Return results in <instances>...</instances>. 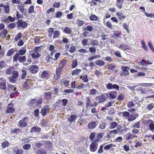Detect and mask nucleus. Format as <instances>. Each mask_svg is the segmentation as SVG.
<instances>
[{
  "label": "nucleus",
  "instance_id": "33",
  "mask_svg": "<svg viewBox=\"0 0 154 154\" xmlns=\"http://www.w3.org/2000/svg\"><path fill=\"white\" fill-rule=\"evenodd\" d=\"M139 86H142L144 87H150L154 86V83H142L139 84Z\"/></svg>",
  "mask_w": 154,
  "mask_h": 154
},
{
  "label": "nucleus",
  "instance_id": "47",
  "mask_svg": "<svg viewBox=\"0 0 154 154\" xmlns=\"http://www.w3.org/2000/svg\"><path fill=\"white\" fill-rule=\"evenodd\" d=\"M77 60L76 59H74L72 61L71 64L72 68H73L76 67L77 65Z\"/></svg>",
  "mask_w": 154,
  "mask_h": 154
},
{
  "label": "nucleus",
  "instance_id": "14",
  "mask_svg": "<svg viewBox=\"0 0 154 154\" xmlns=\"http://www.w3.org/2000/svg\"><path fill=\"white\" fill-rule=\"evenodd\" d=\"M108 94V97L109 99H114L116 98L117 95V92L115 91H112L110 92Z\"/></svg>",
  "mask_w": 154,
  "mask_h": 154
},
{
  "label": "nucleus",
  "instance_id": "24",
  "mask_svg": "<svg viewBox=\"0 0 154 154\" xmlns=\"http://www.w3.org/2000/svg\"><path fill=\"white\" fill-rule=\"evenodd\" d=\"M51 92H45L44 94L45 98L47 100H50L51 98Z\"/></svg>",
  "mask_w": 154,
  "mask_h": 154
},
{
  "label": "nucleus",
  "instance_id": "37",
  "mask_svg": "<svg viewBox=\"0 0 154 154\" xmlns=\"http://www.w3.org/2000/svg\"><path fill=\"white\" fill-rule=\"evenodd\" d=\"M116 15L119 17V18L120 20L124 19L125 18V17L121 11L118 12L116 13Z\"/></svg>",
  "mask_w": 154,
  "mask_h": 154
},
{
  "label": "nucleus",
  "instance_id": "58",
  "mask_svg": "<svg viewBox=\"0 0 154 154\" xmlns=\"http://www.w3.org/2000/svg\"><path fill=\"white\" fill-rule=\"evenodd\" d=\"M12 74V77L15 79L17 78L19 75L18 72L16 71H14Z\"/></svg>",
  "mask_w": 154,
  "mask_h": 154
},
{
  "label": "nucleus",
  "instance_id": "21",
  "mask_svg": "<svg viewBox=\"0 0 154 154\" xmlns=\"http://www.w3.org/2000/svg\"><path fill=\"white\" fill-rule=\"evenodd\" d=\"M15 20V18L14 17H12L10 16H9L8 17L4 20V22L9 23V22H14Z\"/></svg>",
  "mask_w": 154,
  "mask_h": 154
},
{
  "label": "nucleus",
  "instance_id": "49",
  "mask_svg": "<svg viewBox=\"0 0 154 154\" xmlns=\"http://www.w3.org/2000/svg\"><path fill=\"white\" fill-rule=\"evenodd\" d=\"M88 39H84L82 41L81 43L83 46H85L90 44L88 43Z\"/></svg>",
  "mask_w": 154,
  "mask_h": 154
},
{
  "label": "nucleus",
  "instance_id": "22",
  "mask_svg": "<svg viewBox=\"0 0 154 154\" xmlns=\"http://www.w3.org/2000/svg\"><path fill=\"white\" fill-rule=\"evenodd\" d=\"M2 7L3 8L4 12L6 14H9L10 11V6L9 5H5L3 4Z\"/></svg>",
  "mask_w": 154,
  "mask_h": 154
},
{
  "label": "nucleus",
  "instance_id": "59",
  "mask_svg": "<svg viewBox=\"0 0 154 154\" xmlns=\"http://www.w3.org/2000/svg\"><path fill=\"white\" fill-rule=\"evenodd\" d=\"M98 93V91L95 89H93L90 90V94L92 95H94Z\"/></svg>",
  "mask_w": 154,
  "mask_h": 154
},
{
  "label": "nucleus",
  "instance_id": "36",
  "mask_svg": "<svg viewBox=\"0 0 154 154\" xmlns=\"http://www.w3.org/2000/svg\"><path fill=\"white\" fill-rule=\"evenodd\" d=\"M47 153L46 149H40L36 152V154H46Z\"/></svg>",
  "mask_w": 154,
  "mask_h": 154
},
{
  "label": "nucleus",
  "instance_id": "54",
  "mask_svg": "<svg viewBox=\"0 0 154 154\" xmlns=\"http://www.w3.org/2000/svg\"><path fill=\"white\" fill-rule=\"evenodd\" d=\"M116 66L113 63H111L109 64L108 66V69L112 70L116 68Z\"/></svg>",
  "mask_w": 154,
  "mask_h": 154
},
{
  "label": "nucleus",
  "instance_id": "42",
  "mask_svg": "<svg viewBox=\"0 0 154 154\" xmlns=\"http://www.w3.org/2000/svg\"><path fill=\"white\" fill-rule=\"evenodd\" d=\"M15 50L14 48H12L9 50L7 52L6 55L8 56H10L14 53Z\"/></svg>",
  "mask_w": 154,
  "mask_h": 154
},
{
  "label": "nucleus",
  "instance_id": "9",
  "mask_svg": "<svg viewBox=\"0 0 154 154\" xmlns=\"http://www.w3.org/2000/svg\"><path fill=\"white\" fill-rule=\"evenodd\" d=\"M13 106V104L12 103H10L8 104L6 110V113L7 114L12 113L14 112L15 109Z\"/></svg>",
  "mask_w": 154,
  "mask_h": 154
},
{
  "label": "nucleus",
  "instance_id": "11",
  "mask_svg": "<svg viewBox=\"0 0 154 154\" xmlns=\"http://www.w3.org/2000/svg\"><path fill=\"white\" fill-rule=\"evenodd\" d=\"M13 150V153L14 154H22L23 152L22 149L17 146L14 147Z\"/></svg>",
  "mask_w": 154,
  "mask_h": 154
},
{
  "label": "nucleus",
  "instance_id": "16",
  "mask_svg": "<svg viewBox=\"0 0 154 154\" xmlns=\"http://www.w3.org/2000/svg\"><path fill=\"white\" fill-rule=\"evenodd\" d=\"M98 124L97 122H90L88 125V127L89 129L95 128L97 125Z\"/></svg>",
  "mask_w": 154,
  "mask_h": 154
},
{
  "label": "nucleus",
  "instance_id": "23",
  "mask_svg": "<svg viewBox=\"0 0 154 154\" xmlns=\"http://www.w3.org/2000/svg\"><path fill=\"white\" fill-rule=\"evenodd\" d=\"M0 89L4 91L6 90V82H0Z\"/></svg>",
  "mask_w": 154,
  "mask_h": 154
},
{
  "label": "nucleus",
  "instance_id": "45",
  "mask_svg": "<svg viewBox=\"0 0 154 154\" xmlns=\"http://www.w3.org/2000/svg\"><path fill=\"white\" fill-rule=\"evenodd\" d=\"M9 144L8 142L6 140H5L2 143V146L3 148L8 146Z\"/></svg>",
  "mask_w": 154,
  "mask_h": 154
},
{
  "label": "nucleus",
  "instance_id": "29",
  "mask_svg": "<svg viewBox=\"0 0 154 154\" xmlns=\"http://www.w3.org/2000/svg\"><path fill=\"white\" fill-rule=\"evenodd\" d=\"M109 128L111 129L115 128L118 125L117 123L116 122H113L109 124Z\"/></svg>",
  "mask_w": 154,
  "mask_h": 154
},
{
  "label": "nucleus",
  "instance_id": "46",
  "mask_svg": "<svg viewBox=\"0 0 154 154\" xmlns=\"http://www.w3.org/2000/svg\"><path fill=\"white\" fill-rule=\"evenodd\" d=\"M80 78L82 79L85 82H87L89 80L88 75L86 74L83 76H80Z\"/></svg>",
  "mask_w": 154,
  "mask_h": 154
},
{
  "label": "nucleus",
  "instance_id": "25",
  "mask_svg": "<svg viewBox=\"0 0 154 154\" xmlns=\"http://www.w3.org/2000/svg\"><path fill=\"white\" fill-rule=\"evenodd\" d=\"M124 1V0H117L116 4V7L119 9L121 8Z\"/></svg>",
  "mask_w": 154,
  "mask_h": 154
},
{
  "label": "nucleus",
  "instance_id": "40",
  "mask_svg": "<svg viewBox=\"0 0 154 154\" xmlns=\"http://www.w3.org/2000/svg\"><path fill=\"white\" fill-rule=\"evenodd\" d=\"M63 32L67 34H69L71 33L72 32L71 29L70 28L66 27L64 29Z\"/></svg>",
  "mask_w": 154,
  "mask_h": 154
},
{
  "label": "nucleus",
  "instance_id": "32",
  "mask_svg": "<svg viewBox=\"0 0 154 154\" xmlns=\"http://www.w3.org/2000/svg\"><path fill=\"white\" fill-rule=\"evenodd\" d=\"M96 64L99 66H102L105 64V62L101 60H98L95 61Z\"/></svg>",
  "mask_w": 154,
  "mask_h": 154
},
{
  "label": "nucleus",
  "instance_id": "28",
  "mask_svg": "<svg viewBox=\"0 0 154 154\" xmlns=\"http://www.w3.org/2000/svg\"><path fill=\"white\" fill-rule=\"evenodd\" d=\"M55 48L54 46L52 45H50L49 47V49L50 51H51L50 55L52 56L55 52Z\"/></svg>",
  "mask_w": 154,
  "mask_h": 154
},
{
  "label": "nucleus",
  "instance_id": "12",
  "mask_svg": "<svg viewBox=\"0 0 154 154\" xmlns=\"http://www.w3.org/2000/svg\"><path fill=\"white\" fill-rule=\"evenodd\" d=\"M18 27L24 28L27 26V23L25 21H22L21 20H19L17 23Z\"/></svg>",
  "mask_w": 154,
  "mask_h": 154
},
{
  "label": "nucleus",
  "instance_id": "8",
  "mask_svg": "<svg viewBox=\"0 0 154 154\" xmlns=\"http://www.w3.org/2000/svg\"><path fill=\"white\" fill-rule=\"evenodd\" d=\"M18 10L22 14L26 15V10L24 8L23 4L18 5L17 6Z\"/></svg>",
  "mask_w": 154,
  "mask_h": 154
},
{
  "label": "nucleus",
  "instance_id": "19",
  "mask_svg": "<svg viewBox=\"0 0 154 154\" xmlns=\"http://www.w3.org/2000/svg\"><path fill=\"white\" fill-rule=\"evenodd\" d=\"M149 123V129L152 131V132L154 130V124L153 121L150 119H149L147 122V124Z\"/></svg>",
  "mask_w": 154,
  "mask_h": 154
},
{
  "label": "nucleus",
  "instance_id": "13",
  "mask_svg": "<svg viewBox=\"0 0 154 154\" xmlns=\"http://www.w3.org/2000/svg\"><path fill=\"white\" fill-rule=\"evenodd\" d=\"M49 72V71L47 70L44 71L42 72L41 77L48 79L50 78Z\"/></svg>",
  "mask_w": 154,
  "mask_h": 154
},
{
  "label": "nucleus",
  "instance_id": "20",
  "mask_svg": "<svg viewBox=\"0 0 154 154\" xmlns=\"http://www.w3.org/2000/svg\"><path fill=\"white\" fill-rule=\"evenodd\" d=\"M68 51L71 53H73L76 50L75 47L73 44H69V46H68Z\"/></svg>",
  "mask_w": 154,
  "mask_h": 154
},
{
  "label": "nucleus",
  "instance_id": "48",
  "mask_svg": "<svg viewBox=\"0 0 154 154\" xmlns=\"http://www.w3.org/2000/svg\"><path fill=\"white\" fill-rule=\"evenodd\" d=\"M23 148L25 150L29 149L31 147V145L29 144H25L22 145Z\"/></svg>",
  "mask_w": 154,
  "mask_h": 154
},
{
  "label": "nucleus",
  "instance_id": "6",
  "mask_svg": "<svg viewBox=\"0 0 154 154\" xmlns=\"http://www.w3.org/2000/svg\"><path fill=\"white\" fill-rule=\"evenodd\" d=\"M106 88L107 89L110 90L116 89V90H119V86L116 84H113L112 83H109L106 85Z\"/></svg>",
  "mask_w": 154,
  "mask_h": 154
},
{
  "label": "nucleus",
  "instance_id": "30",
  "mask_svg": "<svg viewBox=\"0 0 154 154\" xmlns=\"http://www.w3.org/2000/svg\"><path fill=\"white\" fill-rule=\"evenodd\" d=\"M26 51V48L25 47H22L19 50V53H18L20 55H23L25 54Z\"/></svg>",
  "mask_w": 154,
  "mask_h": 154
},
{
  "label": "nucleus",
  "instance_id": "35",
  "mask_svg": "<svg viewBox=\"0 0 154 154\" xmlns=\"http://www.w3.org/2000/svg\"><path fill=\"white\" fill-rule=\"evenodd\" d=\"M90 42L91 45L93 46L98 45H99V42L96 40L90 39Z\"/></svg>",
  "mask_w": 154,
  "mask_h": 154
},
{
  "label": "nucleus",
  "instance_id": "15",
  "mask_svg": "<svg viewBox=\"0 0 154 154\" xmlns=\"http://www.w3.org/2000/svg\"><path fill=\"white\" fill-rule=\"evenodd\" d=\"M77 118V115L76 114L72 115L70 116L68 118L67 120L69 123L71 124L73 122H75V121L76 119Z\"/></svg>",
  "mask_w": 154,
  "mask_h": 154
},
{
  "label": "nucleus",
  "instance_id": "27",
  "mask_svg": "<svg viewBox=\"0 0 154 154\" xmlns=\"http://www.w3.org/2000/svg\"><path fill=\"white\" fill-rule=\"evenodd\" d=\"M16 15V16L14 17L15 19L19 20L20 18H23V16L22 14H20L18 11H16L14 14Z\"/></svg>",
  "mask_w": 154,
  "mask_h": 154
},
{
  "label": "nucleus",
  "instance_id": "1",
  "mask_svg": "<svg viewBox=\"0 0 154 154\" xmlns=\"http://www.w3.org/2000/svg\"><path fill=\"white\" fill-rule=\"evenodd\" d=\"M99 143L98 140L94 139L92 140V143L90 146V150L91 152H94L96 151L98 148V143Z\"/></svg>",
  "mask_w": 154,
  "mask_h": 154
},
{
  "label": "nucleus",
  "instance_id": "43",
  "mask_svg": "<svg viewBox=\"0 0 154 154\" xmlns=\"http://www.w3.org/2000/svg\"><path fill=\"white\" fill-rule=\"evenodd\" d=\"M22 132V131L21 130H20L19 128H17L12 130L11 131V133L12 134H18Z\"/></svg>",
  "mask_w": 154,
  "mask_h": 154
},
{
  "label": "nucleus",
  "instance_id": "51",
  "mask_svg": "<svg viewBox=\"0 0 154 154\" xmlns=\"http://www.w3.org/2000/svg\"><path fill=\"white\" fill-rule=\"evenodd\" d=\"M114 54L115 55L116 57L119 58L122 57L120 52L118 50L114 51Z\"/></svg>",
  "mask_w": 154,
  "mask_h": 154
},
{
  "label": "nucleus",
  "instance_id": "55",
  "mask_svg": "<svg viewBox=\"0 0 154 154\" xmlns=\"http://www.w3.org/2000/svg\"><path fill=\"white\" fill-rule=\"evenodd\" d=\"M141 43L142 45V48L145 50H147L148 49V47L144 41L143 40H142L141 41Z\"/></svg>",
  "mask_w": 154,
  "mask_h": 154
},
{
  "label": "nucleus",
  "instance_id": "41",
  "mask_svg": "<svg viewBox=\"0 0 154 154\" xmlns=\"http://www.w3.org/2000/svg\"><path fill=\"white\" fill-rule=\"evenodd\" d=\"M76 23L78 26H81L84 24V22L80 19H78L76 20Z\"/></svg>",
  "mask_w": 154,
  "mask_h": 154
},
{
  "label": "nucleus",
  "instance_id": "62",
  "mask_svg": "<svg viewBox=\"0 0 154 154\" xmlns=\"http://www.w3.org/2000/svg\"><path fill=\"white\" fill-rule=\"evenodd\" d=\"M90 19L92 21H96L97 20L98 17L94 15H91L90 16Z\"/></svg>",
  "mask_w": 154,
  "mask_h": 154
},
{
  "label": "nucleus",
  "instance_id": "34",
  "mask_svg": "<svg viewBox=\"0 0 154 154\" xmlns=\"http://www.w3.org/2000/svg\"><path fill=\"white\" fill-rule=\"evenodd\" d=\"M8 32L6 29H3L0 33V36L2 38H5L7 33Z\"/></svg>",
  "mask_w": 154,
  "mask_h": 154
},
{
  "label": "nucleus",
  "instance_id": "5",
  "mask_svg": "<svg viewBox=\"0 0 154 154\" xmlns=\"http://www.w3.org/2000/svg\"><path fill=\"white\" fill-rule=\"evenodd\" d=\"M122 71L120 72V75L122 76H126L129 75V67L123 66L122 67Z\"/></svg>",
  "mask_w": 154,
  "mask_h": 154
},
{
  "label": "nucleus",
  "instance_id": "4",
  "mask_svg": "<svg viewBox=\"0 0 154 154\" xmlns=\"http://www.w3.org/2000/svg\"><path fill=\"white\" fill-rule=\"evenodd\" d=\"M33 52L30 55L33 58H37L40 56L39 53H41V49L39 47H36L34 48Z\"/></svg>",
  "mask_w": 154,
  "mask_h": 154
},
{
  "label": "nucleus",
  "instance_id": "50",
  "mask_svg": "<svg viewBox=\"0 0 154 154\" xmlns=\"http://www.w3.org/2000/svg\"><path fill=\"white\" fill-rule=\"evenodd\" d=\"M137 136L134 134H130L126 137V139L127 140H128L130 139L133 138L134 137H137Z\"/></svg>",
  "mask_w": 154,
  "mask_h": 154
},
{
  "label": "nucleus",
  "instance_id": "3",
  "mask_svg": "<svg viewBox=\"0 0 154 154\" xmlns=\"http://www.w3.org/2000/svg\"><path fill=\"white\" fill-rule=\"evenodd\" d=\"M29 118L26 117H25L18 122V126L22 128L26 127L29 122Z\"/></svg>",
  "mask_w": 154,
  "mask_h": 154
},
{
  "label": "nucleus",
  "instance_id": "2",
  "mask_svg": "<svg viewBox=\"0 0 154 154\" xmlns=\"http://www.w3.org/2000/svg\"><path fill=\"white\" fill-rule=\"evenodd\" d=\"M26 57L25 56H23L19 55L18 53H16L13 57V61L14 62H17V60L20 62H23L25 61L26 60Z\"/></svg>",
  "mask_w": 154,
  "mask_h": 154
},
{
  "label": "nucleus",
  "instance_id": "39",
  "mask_svg": "<svg viewBox=\"0 0 154 154\" xmlns=\"http://www.w3.org/2000/svg\"><path fill=\"white\" fill-rule=\"evenodd\" d=\"M14 71L13 68L12 67H10L6 70L5 73L7 75H11L12 74Z\"/></svg>",
  "mask_w": 154,
  "mask_h": 154
},
{
  "label": "nucleus",
  "instance_id": "56",
  "mask_svg": "<svg viewBox=\"0 0 154 154\" xmlns=\"http://www.w3.org/2000/svg\"><path fill=\"white\" fill-rule=\"evenodd\" d=\"M66 64V61L64 60H62L60 62L59 65L60 67L63 68Z\"/></svg>",
  "mask_w": 154,
  "mask_h": 154
},
{
  "label": "nucleus",
  "instance_id": "44",
  "mask_svg": "<svg viewBox=\"0 0 154 154\" xmlns=\"http://www.w3.org/2000/svg\"><path fill=\"white\" fill-rule=\"evenodd\" d=\"M104 132H100V133L97 134L96 136L97 138L95 139V140H98L99 142L100 140L102 137L104 135Z\"/></svg>",
  "mask_w": 154,
  "mask_h": 154
},
{
  "label": "nucleus",
  "instance_id": "64",
  "mask_svg": "<svg viewBox=\"0 0 154 154\" xmlns=\"http://www.w3.org/2000/svg\"><path fill=\"white\" fill-rule=\"evenodd\" d=\"M148 45L149 48L154 53V48L153 47V46L152 44L150 42H149L148 43Z\"/></svg>",
  "mask_w": 154,
  "mask_h": 154
},
{
  "label": "nucleus",
  "instance_id": "18",
  "mask_svg": "<svg viewBox=\"0 0 154 154\" xmlns=\"http://www.w3.org/2000/svg\"><path fill=\"white\" fill-rule=\"evenodd\" d=\"M41 129L40 128L37 126H35L31 128L30 132L38 133L41 131Z\"/></svg>",
  "mask_w": 154,
  "mask_h": 154
},
{
  "label": "nucleus",
  "instance_id": "63",
  "mask_svg": "<svg viewBox=\"0 0 154 154\" xmlns=\"http://www.w3.org/2000/svg\"><path fill=\"white\" fill-rule=\"evenodd\" d=\"M22 36V34L21 33L19 32L17 35L14 38V40L17 41L21 38Z\"/></svg>",
  "mask_w": 154,
  "mask_h": 154
},
{
  "label": "nucleus",
  "instance_id": "26",
  "mask_svg": "<svg viewBox=\"0 0 154 154\" xmlns=\"http://www.w3.org/2000/svg\"><path fill=\"white\" fill-rule=\"evenodd\" d=\"M82 71L80 69H76L73 70L72 72V74L73 76H76L79 75Z\"/></svg>",
  "mask_w": 154,
  "mask_h": 154
},
{
  "label": "nucleus",
  "instance_id": "10",
  "mask_svg": "<svg viewBox=\"0 0 154 154\" xmlns=\"http://www.w3.org/2000/svg\"><path fill=\"white\" fill-rule=\"evenodd\" d=\"M39 69V67L35 65H31L29 69L30 72L32 73L35 74L37 72Z\"/></svg>",
  "mask_w": 154,
  "mask_h": 154
},
{
  "label": "nucleus",
  "instance_id": "31",
  "mask_svg": "<svg viewBox=\"0 0 154 154\" xmlns=\"http://www.w3.org/2000/svg\"><path fill=\"white\" fill-rule=\"evenodd\" d=\"M101 57V56L100 55H95L91 57H88V61H91L93 60L100 58Z\"/></svg>",
  "mask_w": 154,
  "mask_h": 154
},
{
  "label": "nucleus",
  "instance_id": "38",
  "mask_svg": "<svg viewBox=\"0 0 154 154\" xmlns=\"http://www.w3.org/2000/svg\"><path fill=\"white\" fill-rule=\"evenodd\" d=\"M132 125V126H131V128H139L140 127V122H137L133 123Z\"/></svg>",
  "mask_w": 154,
  "mask_h": 154
},
{
  "label": "nucleus",
  "instance_id": "53",
  "mask_svg": "<svg viewBox=\"0 0 154 154\" xmlns=\"http://www.w3.org/2000/svg\"><path fill=\"white\" fill-rule=\"evenodd\" d=\"M136 119V117L133 115H129L127 119L129 121H132Z\"/></svg>",
  "mask_w": 154,
  "mask_h": 154
},
{
  "label": "nucleus",
  "instance_id": "17",
  "mask_svg": "<svg viewBox=\"0 0 154 154\" xmlns=\"http://www.w3.org/2000/svg\"><path fill=\"white\" fill-rule=\"evenodd\" d=\"M49 109L50 108L49 106H44L41 111L42 115L44 116L46 115L47 113L48 112Z\"/></svg>",
  "mask_w": 154,
  "mask_h": 154
},
{
  "label": "nucleus",
  "instance_id": "52",
  "mask_svg": "<svg viewBox=\"0 0 154 154\" xmlns=\"http://www.w3.org/2000/svg\"><path fill=\"white\" fill-rule=\"evenodd\" d=\"M35 7L33 5H31L28 9V12L29 14H32L34 12Z\"/></svg>",
  "mask_w": 154,
  "mask_h": 154
},
{
  "label": "nucleus",
  "instance_id": "60",
  "mask_svg": "<svg viewBox=\"0 0 154 154\" xmlns=\"http://www.w3.org/2000/svg\"><path fill=\"white\" fill-rule=\"evenodd\" d=\"M16 26V24L15 23H13L9 24L8 26V27L10 29H13Z\"/></svg>",
  "mask_w": 154,
  "mask_h": 154
},
{
  "label": "nucleus",
  "instance_id": "61",
  "mask_svg": "<svg viewBox=\"0 0 154 154\" xmlns=\"http://www.w3.org/2000/svg\"><path fill=\"white\" fill-rule=\"evenodd\" d=\"M91 103V100L89 97H87L86 99V105L87 107H88V106L90 105V103Z\"/></svg>",
  "mask_w": 154,
  "mask_h": 154
},
{
  "label": "nucleus",
  "instance_id": "57",
  "mask_svg": "<svg viewBox=\"0 0 154 154\" xmlns=\"http://www.w3.org/2000/svg\"><path fill=\"white\" fill-rule=\"evenodd\" d=\"M118 47L119 48H120L123 50H127L128 48L127 46L126 45L124 44H122L121 45Z\"/></svg>",
  "mask_w": 154,
  "mask_h": 154
},
{
  "label": "nucleus",
  "instance_id": "7",
  "mask_svg": "<svg viewBox=\"0 0 154 154\" xmlns=\"http://www.w3.org/2000/svg\"><path fill=\"white\" fill-rule=\"evenodd\" d=\"M108 97V93H104L101 96H99L97 97V98L99 100L98 102L100 103H102L107 100Z\"/></svg>",
  "mask_w": 154,
  "mask_h": 154
}]
</instances>
